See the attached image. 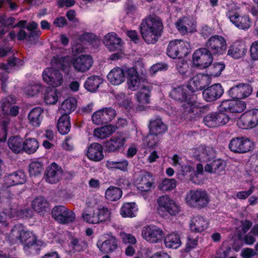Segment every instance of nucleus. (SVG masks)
<instances>
[{
    "label": "nucleus",
    "mask_w": 258,
    "mask_h": 258,
    "mask_svg": "<svg viewBox=\"0 0 258 258\" xmlns=\"http://www.w3.org/2000/svg\"><path fill=\"white\" fill-rule=\"evenodd\" d=\"M139 28L143 40L148 44H154L162 36L164 26L159 17L149 15L142 20Z\"/></svg>",
    "instance_id": "nucleus-1"
},
{
    "label": "nucleus",
    "mask_w": 258,
    "mask_h": 258,
    "mask_svg": "<svg viewBox=\"0 0 258 258\" xmlns=\"http://www.w3.org/2000/svg\"><path fill=\"white\" fill-rule=\"evenodd\" d=\"M185 200L189 207L202 209L208 205L210 198L208 193L205 190L191 189L186 194Z\"/></svg>",
    "instance_id": "nucleus-2"
},
{
    "label": "nucleus",
    "mask_w": 258,
    "mask_h": 258,
    "mask_svg": "<svg viewBox=\"0 0 258 258\" xmlns=\"http://www.w3.org/2000/svg\"><path fill=\"white\" fill-rule=\"evenodd\" d=\"M190 44L181 40L171 41L167 45L166 53L172 58H181L188 53Z\"/></svg>",
    "instance_id": "nucleus-3"
},
{
    "label": "nucleus",
    "mask_w": 258,
    "mask_h": 258,
    "mask_svg": "<svg viewBox=\"0 0 258 258\" xmlns=\"http://www.w3.org/2000/svg\"><path fill=\"white\" fill-rule=\"evenodd\" d=\"M63 174L68 179H72L74 175V173H64L61 167L54 162L47 167L44 173L46 181L51 184L58 182Z\"/></svg>",
    "instance_id": "nucleus-4"
},
{
    "label": "nucleus",
    "mask_w": 258,
    "mask_h": 258,
    "mask_svg": "<svg viewBox=\"0 0 258 258\" xmlns=\"http://www.w3.org/2000/svg\"><path fill=\"white\" fill-rule=\"evenodd\" d=\"M205 47L214 55L223 54L226 50L227 43L222 36L215 35L211 36L205 43Z\"/></svg>",
    "instance_id": "nucleus-5"
},
{
    "label": "nucleus",
    "mask_w": 258,
    "mask_h": 258,
    "mask_svg": "<svg viewBox=\"0 0 258 258\" xmlns=\"http://www.w3.org/2000/svg\"><path fill=\"white\" fill-rule=\"evenodd\" d=\"M214 55L206 47L197 49L192 55L194 64L200 69H206L209 67L213 61Z\"/></svg>",
    "instance_id": "nucleus-6"
},
{
    "label": "nucleus",
    "mask_w": 258,
    "mask_h": 258,
    "mask_svg": "<svg viewBox=\"0 0 258 258\" xmlns=\"http://www.w3.org/2000/svg\"><path fill=\"white\" fill-rule=\"evenodd\" d=\"M51 214L56 221L62 224L72 223L76 218L74 212L62 205L55 206L51 211Z\"/></svg>",
    "instance_id": "nucleus-7"
},
{
    "label": "nucleus",
    "mask_w": 258,
    "mask_h": 258,
    "mask_svg": "<svg viewBox=\"0 0 258 258\" xmlns=\"http://www.w3.org/2000/svg\"><path fill=\"white\" fill-rule=\"evenodd\" d=\"M252 143L250 140L245 137H237L233 138L228 145L230 150L235 153H245L252 149Z\"/></svg>",
    "instance_id": "nucleus-8"
},
{
    "label": "nucleus",
    "mask_w": 258,
    "mask_h": 258,
    "mask_svg": "<svg viewBox=\"0 0 258 258\" xmlns=\"http://www.w3.org/2000/svg\"><path fill=\"white\" fill-rule=\"evenodd\" d=\"M229 121L228 115L223 112H213L203 118L204 123L210 128L217 127L226 124Z\"/></svg>",
    "instance_id": "nucleus-9"
},
{
    "label": "nucleus",
    "mask_w": 258,
    "mask_h": 258,
    "mask_svg": "<svg viewBox=\"0 0 258 258\" xmlns=\"http://www.w3.org/2000/svg\"><path fill=\"white\" fill-rule=\"evenodd\" d=\"M137 183L139 190L148 192L155 187V178L151 173L141 171L137 179Z\"/></svg>",
    "instance_id": "nucleus-10"
},
{
    "label": "nucleus",
    "mask_w": 258,
    "mask_h": 258,
    "mask_svg": "<svg viewBox=\"0 0 258 258\" xmlns=\"http://www.w3.org/2000/svg\"><path fill=\"white\" fill-rule=\"evenodd\" d=\"M43 81L54 88L60 86L63 82L62 74L53 68H46L43 72Z\"/></svg>",
    "instance_id": "nucleus-11"
},
{
    "label": "nucleus",
    "mask_w": 258,
    "mask_h": 258,
    "mask_svg": "<svg viewBox=\"0 0 258 258\" xmlns=\"http://www.w3.org/2000/svg\"><path fill=\"white\" fill-rule=\"evenodd\" d=\"M157 203L159 207V212L162 210L168 212L171 215H175L180 210L179 205L167 195L159 197Z\"/></svg>",
    "instance_id": "nucleus-12"
},
{
    "label": "nucleus",
    "mask_w": 258,
    "mask_h": 258,
    "mask_svg": "<svg viewBox=\"0 0 258 258\" xmlns=\"http://www.w3.org/2000/svg\"><path fill=\"white\" fill-rule=\"evenodd\" d=\"M210 83L208 75L199 74L193 77L188 82L187 88L192 92L202 90Z\"/></svg>",
    "instance_id": "nucleus-13"
},
{
    "label": "nucleus",
    "mask_w": 258,
    "mask_h": 258,
    "mask_svg": "<svg viewBox=\"0 0 258 258\" xmlns=\"http://www.w3.org/2000/svg\"><path fill=\"white\" fill-rule=\"evenodd\" d=\"M163 234V230L154 225L144 227L142 232L143 237L150 243H157L159 241Z\"/></svg>",
    "instance_id": "nucleus-14"
},
{
    "label": "nucleus",
    "mask_w": 258,
    "mask_h": 258,
    "mask_svg": "<svg viewBox=\"0 0 258 258\" xmlns=\"http://www.w3.org/2000/svg\"><path fill=\"white\" fill-rule=\"evenodd\" d=\"M27 177L22 170H17L13 173H7L4 177V185L6 187L22 184L25 183Z\"/></svg>",
    "instance_id": "nucleus-15"
},
{
    "label": "nucleus",
    "mask_w": 258,
    "mask_h": 258,
    "mask_svg": "<svg viewBox=\"0 0 258 258\" xmlns=\"http://www.w3.org/2000/svg\"><path fill=\"white\" fill-rule=\"evenodd\" d=\"M227 16L230 22L238 28L248 29L251 25V21L247 15H240L238 12L229 11Z\"/></svg>",
    "instance_id": "nucleus-16"
},
{
    "label": "nucleus",
    "mask_w": 258,
    "mask_h": 258,
    "mask_svg": "<svg viewBox=\"0 0 258 258\" xmlns=\"http://www.w3.org/2000/svg\"><path fill=\"white\" fill-rule=\"evenodd\" d=\"M244 102L234 100H227L223 101L219 106V112H229L232 113H239L242 112L245 108Z\"/></svg>",
    "instance_id": "nucleus-17"
},
{
    "label": "nucleus",
    "mask_w": 258,
    "mask_h": 258,
    "mask_svg": "<svg viewBox=\"0 0 258 258\" xmlns=\"http://www.w3.org/2000/svg\"><path fill=\"white\" fill-rule=\"evenodd\" d=\"M252 91V87L246 84H240L230 89L228 95L233 99L238 100L249 96Z\"/></svg>",
    "instance_id": "nucleus-18"
},
{
    "label": "nucleus",
    "mask_w": 258,
    "mask_h": 258,
    "mask_svg": "<svg viewBox=\"0 0 258 258\" xmlns=\"http://www.w3.org/2000/svg\"><path fill=\"white\" fill-rule=\"evenodd\" d=\"M93 59L90 55H82L73 60V66L76 71L81 73L88 71L93 64Z\"/></svg>",
    "instance_id": "nucleus-19"
},
{
    "label": "nucleus",
    "mask_w": 258,
    "mask_h": 258,
    "mask_svg": "<svg viewBox=\"0 0 258 258\" xmlns=\"http://www.w3.org/2000/svg\"><path fill=\"white\" fill-rule=\"evenodd\" d=\"M224 93V89L220 84H215L203 92L204 99L207 102H212L220 98Z\"/></svg>",
    "instance_id": "nucleus-20"
},
{
    "label": "nucleus",
    "mask_w": 258,
    "mask_h": 258,
    "mask_svg": "<svg viewBox=\"0 0 258 258\" xmlns=\"http://www.w3.org/2000/svg\"><path fill=\"white\" fill-rule=\"evenodd\" d=\"M103 43L111 51L120 50L122 47L121 39L114 33H109L104 36Z\"/></svg>",
    "instance_id": "nucleus-21"
},
{
    "label": "nucleus",
    "mask_w": 258,
    "mask_h": 258,
    "mask_svg": "<svg viewBox=\"0 0 258 258\" xmlns=\"http://www.w3.org/2000/svg\"><path fill=\"white\" fill-rule=\"evenodd\" d=\"M175 27L182 35L187 34L192 31L195 27L194 22L189 17H183L177 20Z\"/></svg>",
    "instance_id": "nucleus-22"
},
{
    "label": "nucleus",
    "mask_w": 258,
    "mask_h": 258,
    "mask_svg": "<svg viewBox=\"0 0 258 258\" xmlns=\"http://www.w3.org/2000/svg\"><path fill=\"white\" fill-rule=\"evenodd\" d=\"M26 231L22 224L15 225L8 234V240L13 244H20L23 237V234L25 233Z\"/></svg>",
    "instance_id": "nucleus-23"
},
{
    "label": "nucleus",
    "mask_w": 258,
    "mask_h": 258,
    "mask_svg": "<svg viewBox=\"0 0 258 258\" xmlns=\"http://www.w3.org/2000/svg\"><path fill=\"white\" fill-rule=\"evenodd\" d=\"M149 128V133L159 136L163 135L167 130V125L159 116H156L150 120Z\"/></svg>",
    "instance_id": "nucleus-24"
},
{
    "label": "nucleus",
    "mask_w": 258,
    "mask_h": 258,
    "mask_svg": "<svg viewBox=\"0 0 258 258\" xmlns=\"http://www.w3.org/2000/svg\"><path fill=\"white\" fill-rule=\"evenodd\" d=\"M126 138L121 135L114 136L106 143V148L109 152L119 151L124 146Z\"/></svg>",
    "instance_id": "nucleus-25"
},
{
    "label": "nucleus",
    "mask_w": 258,
    "mask_h": 258,
    "mask_svg": "<svg viewBox=\"0 0 258 258\" xmlns=\"http://www.w3.org/2000/svg\"><path fill=\"white\" fill-rule=\"evenodd\" d=\"M87 156L92 161H101L104 158L102 146L96 143L91 144L88 148Z\"/></svg>",
    "instance_id": "nucleus-26"
},
{
    "label": "nucleus",
    "mask_w": 258,
    "mask_h": 258,
    "mask_svg": "<svg viewBox=\"0 0 258 258\" xmlns=\"http://www.w3.org/2000/svg\"><path fill=\"white\" fill-rule=\"evenodd\" d=\"M20 244L23 245L24 250L28 251L29 249H36L37 237L31 231L26 230L23 234Z\"/></svg>",
    "instance_id": "nucleus-27"
},
{
    "label": "nucleus",
    "mask_w": 258,
    "mask_h": 258,
    "mask_svg": "<svg viewBox=\"0 0 258 258\" xmlns=\"http://www.w3.org/2000/svg\"><path fill=\"white\" fill-rule=\"evenodd\" d=\"M215 157V150L212 147L205 146L199 147V153L196 155L197 159L201 162L209 161Z\"/></svg>",
    "instance_id": "nucleus-28"
},
{
    "label": "nucleus",
    "mask_w": 258,
    "mask_h": 258,
    "mask_svg": "<svg viewBox=\"0 0 258 258\" xmlns=\"http://www.w3.org/2000/svg\"><path fill=\"white\" fill-rule=\"evenodd\" d=\"M226 167V162L221 159H217L211 163L207 164L205 166V170L210 173L220 174L224 171Z\"/></svg>",
    "instance_id": "nucleus-29"
},
{
    "label": "nucleus",
    "mask_w": 258,
    "mask_h": 258,
    "mask_svg": "<svg viewBox=\"0 0 258 258\" xmlns=\"http://www.w3.org/2000/svg\"><path fill=\"white\" fill-rule=\"evenodd\" d=\"M100 250L104 253H110L115 251L118 247V240L114 236H110L101 244H97Z\"/></svg>",
    "instance_id": "nucleus-30"
},
{
    "label": "nucleus",
    "mask_w": 258,
    "mask_h": 258,
    "mask_svg": "<svg viewBox=\"0 0 258 258\" xmlns=\"http://www.w3.org/2000/svg\"><path fill=\"white\" fill-rule=\"evenodd\" d=\"M107 77L112 84L118 85L124 81V73L121 69L115 68L109 72Z\"/></svg>",
    "instance_id": "nucleus-31"
},
{
    "label": "nucleus",
    "mask_w": 258,
    "mask_h": 258,
    "mask_svg": "<svg viewBox=\"0 0 258 258\" xmlns=\"http://www.w3.org/2000/svg\"><path fill=\"white\" fill-rule=\"evenodd\" d=\"M246 51L243 43L236 42L233 44L228 50V55L234 58L238 59L243 57Z\"/></svg>",
    "instance_id": "nucleus-32"
},
{
    "label": "nucleus",
    "mask_w": 258,
    "mask_h": 258,
    "mask_svg": "<svg viewBox=\"0 0 258 258\" xmlns=\"http://www.w3.org/2000/svg\"><path fill=\"white\" fill-rule=\"evenodd\" d=\"M43 110L41 107H37L33 108L28 114V120L29 123L34 127L40 126L42 116V113Z\"/></svg>",
    "instance_id": "nucleus-33"
},
{
    "label": "nucleus",
    "mask_w": 258,
    "mask_h": 258,
    "mask_svg": "<svg viewBox=\"0 0 258 258\" xmlns=\"http://www.w3.org/2000/svg\"><path fill=\"white\" fill-rule=\"evenodd\" d=\"M208 223L206 220L201 216L194 217L190 224V228L192 231L201 232L207 228Z\"/></svg>",
    "instance_id": "nucleus-34"
},
{
    "label": "nucleus",
    "mask_w": 258,
    "mask_h": 258,
    "mask_svg": "<svg viewBox=\"0 0 258 258\" xmlns=\"http://www.w3.org/2000/svg\"><path fill=\"white\" fill-rule=\"evenodd\" d=\"M69 246L74 252H81L86 249L88 245L84 239L72 236L70 238Z\"/></svg>",
    "instance_id": "nucleus-35"
},
{
    "label": "nucleus",
    "mask_w": 258,
    "mask_h": 258,
    "mask_svg": "<svg viewBox=\"0 0 258 258\" xmlns=\"http://www.w3.org/2000/svg\"><path fill=\"white\" fill-rule=\"evenodd\" d=\"M115 131L114 125H107L95 129L93 135L100 139H104L112 135Z\"/></svg>",
    "instance_id": "nucleus-36"
},
{
    "label": "nucleus",
    "mask_w": 258,
    "mask_h": 258,
    "mask_svg": "<svg viewBox=\"0 0 258 258\" xmlns=\"http://www.w3.org/2000/svg\"><path fill=\"white\" fill-rule=\"evenodd\" d=\"M242 119L247 124V126L252 128L258 125V109L249 111L242 117Z\"/></svg>",
    "instance_id": "nucleus-37"
},
{
    "label": "nucleus",
    "mask_w": 258,
    "mask_h": 258,
    "mask_svg": "<svg viewBox=\"0 0 258 258\" xmlns=\"http://www.w3.org/2000/svg\"><path fill=\"white\" fill-rule=\"evenodd\" d=\"M8 144L10 149L15 153H20L24 150V142L19 136L11 137Z\"/></svg>",
    "instance_id": "nucleus-38"
},
{
    "label": "nucleus",
    "mask_w": 258,
    "mask_h": 258,
    "mask_svg": "<svg viewBox=\"0 0 258 258\" xmlns=\"http://www.w3.org/2000/svg\"><path fill=\"white\" fill-rule=\"evenodd\" d=\"M77 106V101L73 97H69L63 101L61 104L60 112L62 115H69L75 110Z\"/></svg>",
    "instance_id": "nucleus-39"
},
{
    "label": "nucleus",
    "mask_w": 258,
    "mask_h": 258,
    "mask_svg": "<svg viewBox=\"0 0 258 258\" xmlns=\"http://www.w3.org/2000/svg\"><path fill=\"white\" fill-rule=\"evenodd\" d=\"M57 128L61 135L67 134L71 129L70 116L67 114L62 115L58 120Z\"/></svg>",
    "instance_id": "nucleus-40"
},
{
    "label": "nucleus",
    "mask_w": 258,
    "mask_h": 258,
    "mask_svg": "<svg viewBox=\"0 0 258 258\" xmlns=\"http://www.w3.org/2000/svg\"><path fill=\"white\" fill-rule=\"evenodd\" d=\"M102 83V80L97 76H92L88 77L84 83V87L90 92L95 91Z\"/></svg>",
    "instance_id": "nucleus-41"
},
{
    "label": "nucleus",
    "mask_w": 258,
    "mask_h": 258,
    "mask_svg": "<svg viewBox=\"0 0 258 258\" xmlns=\"http://www.w3.org/2000/svg\"><path fill=\"white\" fill-rule=\"evenodd\" d=\"M137 210L138 208L135 203H127L122 206L120 213L123 217L132 218L136 216L135 213Z\"/></svg>",
    "instance_id": "nucleus-42"
},
{
    "label": "nucleus",
    "mask_w": 258,
    "mask_h": 258,
    "mask_svg": "<svg viewBox=\"0 0 258 258\" xmlns=\"http://www.w3.org/2000/svg\"><path fill=\"white\" fill-rule=\"evenodd\" d=\"M170 97L175 100L183 102L186 101L187 93L182 86L173 88L170 93Z\"/></svg>",
    "instance_id": "nucleus-43"
},
{
    "label": "nucleus",
    "mask_w": 258,
    "mask_h": 258,
    "mask_svg": "<svg viewBox=\"0 0 258 258\" xmlns=\"http://www.w3.org/2000/svg\"><path fill=\"white\" fill-rule=\"evenodd\" d=\"M179 236L175 233H171L166 236L164 239V244L166 247L176 249L181 245Z\"/></svg>",
    "instance_id": "nucleus-44"
},
{
    "label": "nucleus",
    "mask_w": 258,
    "mask_h": 258,
    "mask_svg": "<svg viewBox=\"0 0 258 258\" xmlns=\"http://www.w3.org/2000/svg\"><path fill=\"white\" fill-rule=\"evenodd\" d=\"M105 198L110 201H116L119 200L122 196V191L120 188L110 186L105 192Z\"/></svg>",
    "instance_id": "nucleus-45"
},
{
    "label": "nucleus",
    "mask_w": 258,
    "mask_h": 258,
    "mask_svg": "<svg viewBox=\"0 0 258 258\" xmlns=\"http://www.w3.org/2000/svg\"><path fill=\"white\" fill-rule=\"evenodd\" d=\"M44 169V164L37 160L33 161L29 165V172L30 176L36 177L41 174Z\"/></svg>",
    "instance_id": "nucleus-46"
},
{
    "label": "nucleus",
    "mask_w": 258,
    "mask_h": 258,
    "mask_svg": "<svg viewBox=\"0 0 258 258\" xmlns=\"http://www.w3.org/2000/svg\"><path fill=\"white\" fill-rule=\"evenodd\" d=\"M141 90L136 95L137 101L142 104H148L149 103L150 98V87L148 86L143 85L141 87Z\"/></svg>",
    "instance_id": "nucleus-47"
},
{
    "label": "nucleus",
    "mask_w": 258,
    "mask_h": 258,
    "mask_svg": "<svg viewBox=\"0 0 258 258\" xmlns=\"http://www.w3.org/2000/svg\"><path fill=\"white\" fill-rule=\"evenodd\" d=\"M44 99L47 104H54L58 100L56 89L54 88H47L44 93Z\"/></svg>",
    "instance_id": "nucleus-48"
},
{
    "label": "nucleus",
    "mask_w": 258,
    "mask_h": 258,
    "mask_svg": "<svg viewBox=\"0 0 258 258\" xmlns=\"http://www.w3.org/2000/svg\"><path fill=\"white\" fill-rule=\"evenodd\" d=\"M39 147V143L35 138H28L24 142V150L28 154L35 153Z\"/></svg>",
    "instance_id": "nucleus-49"
},
{
    "label": "nucleus",
    "mask_w": 258,
    "mask_h": 258,
    "mask_svg": "<svg viewBox=\"0 0 258 258\" xmlns=\"http://www.w3.org/2000/svg\"><path fill=\"white\" fill-rule=\"evenodd\" d=\"M48 203L44 197H39L36 198L32 202V207L36 211L41 212L45 211L47 207Z\"/></svg>",
    "instance_id": "nucleus-50"
},
{
    "label": "nucleus",
    "mask_w": 258,
    "mask_h": 258,
    "mask_svg": "<svg viewBox=\"0 0 258 258\" xmlns=\"http://www.w3.org/2000/svg\"><path fill=\"white\" fill-rule=\"evenodd\" d=\"M23 61L15 57L10 58L8 60L7 63H0V69L5 71L7 73H9V70L14 66H22Z\"/></svg>",
    "instance_id": "nucleus-51"
},
{
    "label": "nucleus",
    "mask_w": 258,
    "mask_h": 258,
    "mask_svg": "<svg viewBox=\"0 0 258 258\" xmlns=\"http://www.w3.org/2000/svg\"><path fill=\"white\" fill-rule=\"evenodd\" d=\"M96 210L100 223L110 221L111 212L106 207H102Z\"/></svg>",
    "instance_id": "nucleus-52"
},
{
    "label": "nucleus",
    "mask_w": 258,
    "mask_h": 258,
    "mask_svg": "<svg viewBox=\"0 0 258 258\" xmlns=\"http://www.w3.org/2000/svg\"><path fill=\"white\" fill-rule=\"evenodd\" d=\"M176 184V181L174 179L165 178L159 184L158 188L161 190L166 191L174 188Z\"/></svg>",
    "instance_id": "nucleus-53"
},
{
    "label": "nucleus",
    "mask_w": 258,
    "mask_h": 258,
    "mask_svg": "<svg viewBox=\"0 0 258 258\" xmlns=\"http://www.w3.org/2000/svg\"><path fill=\"white\" fill-rule=\"evenodd\" d=\"M97 210L94 211L93 213H88L86 210H84L82 213V218L84 221L90 224H98V219Z\"/></svg>",
    "instance_id": "nucleus-54"
},
{
    "label": "nucleus",
    "mask_w": 258,
    "mask_h": 258,
    "mask_svg": "<svg viewBox=\"0 0 258 258\" xmlns=\"http://www.w3.org/2000/svg\"><path fill=\"white\" fill-rule=\"evenodd\" d=\"M128 165V162L126 160H123L120 161L114 162L107 161L106 165L108 168H116L122 171H126Z\"/></svg>",
    "instance_id": "nucleus-55"
},
{
    "label": "nucleus",
    "mask_w": 258,
    "mask_h": 258,
    "mask_svg": "<svg viewBox=\"0 0 258 258\" xmlns=\"http://www.w3.org/2000/svg\"><path fill=\"white\" fill-rule=\"evenodd\" d=\"M127 84L130 89L136 90L138 89L143 85H141L140 80L138 75L135 74L130 76L127 80Z\"/></svg>",
    "instance_id": "nucleus-56"
},
{
    "label": "nucleus",
    "mask_w": 258,
    "mask_h": 258,
    "mask_svg": "<svg viewBox=\"0 0 258 258\" xmlns=\"http://www.w3.org/2000/svg\"><path fill=\"white\" fill-rule=\"evenodd\" d=\"M160 136L159 135L149 133L146 139L147 146L150 148H154L156 147L160 140Z\"/></svg>",
    "instance_id": "nucleus-57"
},
{
    "label": "nucleus",
    "mask_w": 258,
    "mask_h": 258,
    "mask_svg": "<svg viewBox=\"0 0 258 258\" xmlns=\"http://www.w3.org/2000/svg\"><path fill=\"white\" fill-rule=\"evenodd\" d=\"M119 236L122 242L124 244L134 245L137 243L135 237L130 233L121 231L119 233Z\"/></svg>",
    "instance_id": "nucleus-58"
},
{
    "label": "nucleus",
    "mask_w": 258,
    "mask_h": 258,
    "mask_svg": "<svg viewBox=\"0 0 258 258\" xmlns=\"http://www.w3.org/2000/svg\"><path fill=\"white\" fill-rule=\"evenodd\" d=\"M225 66L223 63H215L209 69L210 75L218 77L224 70Z\"/></svg>",
    "instance_id": "nucleus-59"
},
{
    "label": "nucleus",
    "mask_w": 258,
    "mask_h": 258,
    "mask_svg": "<svg viewBox=\"0 0 258 258\" xmlns=\"http://www.w3.org/2000/svg\"><path fill=\"white\" fill-rule=\"evenodd\" d=\"M106 123L111 121L115 117L116 111L112 107H105L101 109Z\"/></svg>",
    "instance_id": "nucleus-60"
},
{
    "label": "nucleus",
    "mask_w": 258,
    "mask_h": 258,
    "mask_svg": "<svg viewBox=\"0 0 258 258\" xmlns=\"http://www.w3.org/2000/svg\"><path fill=\"white\" fill-rule=\"evenodd\" d=\"M79 41L84 43H88L93 44L97 41L96 35L92 33L86 32L82 34L80 38Z\"/></svg>",
    "instance_id": "nucleus-61"
},
{
    "label": "nucleus",
    "mask_w": 258,
    "mask_h": 258,
    "mask_svg": "<svg viewBox=\"0 0 258 258\" xmlns=\"http://www.w3.org/2000/svg\"><path fill=\"white\" fill-rule=\"evenodd\" d=\"M92 122L97 125L106 123L101 109L94 112L92 115Z\"/></svg>",
    "instance_id": "nucleus-62"
},
{
    "label": "nucleus",
    "mask_w": 258,
    "mask_h": 258,
    "mask_svg": "<svg viewBox=\"0 0 258 258\" xmlns=\"http://www.w3.org/2000/svg\"><path fill=\"white\" fill-rule=\"evenodd\" d=\"M198 237L196 235H189L187 237L185 250L188 252L196 247L198 244Z\"/></svg>",
    "instance_id": "nucleus-63"
},
{
    "label": "nucleus",
    "mask_w": 258,
    "mask_h": 258,
    "mask_svg": "<svg viewBox=\"0 0 258 258\" xmlns=\"http://www.w3.org/2000/svg\"><path fill=\"white\" fill-rule=\"evenodd\" d=\"M42 87L39 84H34L28 86L26 89L27 94L31 96L37 95L41 90Z\"/></svg>",
    "instance_id": "nucleus-64"
}]
</instances>
